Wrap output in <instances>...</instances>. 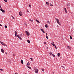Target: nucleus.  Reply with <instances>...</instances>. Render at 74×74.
Wrapping results in <instances>:
<instances>
[{"label": "nucleus", "instance_id": "13", "mask_svg": "<svg viewBox=\"0 0 74 74\" xmlns=\"http://www.w3.org/2000/svg\"><path fill=\"white\" fill-rule=\"evenodd\" d=\"M64 9L66 12V13H67V10H66V8H64Z\"/></svg>", "mask_w": 74, "mask_h": 74}, {"label": "nucleus", "instance_id": "17", "mask_svg": "<svg viewBox=\"0 0 74 74\" xmlns=\"http://www.w3.org/2000/svg\"><path fill=\"white\" fill-rule=\"evenodd\" d=\"M58 57H59V56H60V53H58Z\"/></svg>", "mask_w": 74, "mask_h": 74}, {"label": "nucleus", "instance_id": "53", "mask_svg": "<svg viewBox=\"0 0 74 74\" xmlns=\"http://www.w3.org/2000/svg\"><path fill=\"white\" fill-rule=\"evenodd\" d=\"M53 44H54V42H53Z\"/></svg>", "mask_w": 74, "mask_h": 74}, {"label": "nucleus", "instance_id": "50", "mask_svg": "<svg viewBox=\"0 0 74 74\" xmlns=\"http://www.w3.org/2000/svg\"><path fill=\"white\" fill-rule=\"evenodd\" d=\"M51 44H52H52H53V43H51Z\"/></svg>", "mask_w": 74, "mask_h": 74}, {"label": "nucleus", "instance_id": "32", "mask_svg": "<svg viewBox=\"0 0 74 74\" xmlns=\"http://www.w3.org/2000/svg\"><path fill=\"white\" fill-rule=\"evenodd\" d=\"M0 70H1V71H3V69H0Z\"/></svg>", "mask_w": 74, "mask_h": 74}, {"label": "nucleus", "instance_id": "29", "mask_svg": "<svg viewBox=\"0 0 74 74\" xmlns=\"http://www.w3.org/2000/svg\"><path fill=\"white\" fill-rule=\"evenodd\" d=\"M54 47H55L56 49H57V47H56V45H54Z\"/></svg>", "mask_w": 74, "mask_h": 74}, {"label": "nucleus", "instance_id": "3", "mask_svg": "<svg viewBox=\"0 0 74 74\" xmlns=\"http://www.w3.org/2000/svg\"><path fill=\"white\" fill-rule=\"evenodd\" d=\"M25 33L26 34V35L27 36H29V35H30V33L28 32H27V31H25Z\"/></svg>", "mask_w": 74, "mask_h": 74}, {"label": "nucleus", "instance_id": "48", "mask_svg": "<svg viewBox=\"0 0 74 74\" xmlns=\"http://www.w3.org/2000/svg\"><path fill=\"white\" fill-rule=\"evenodd\" d=\"M0 7L1 8V6H0Z\"/></svg>", "mask_w": 74, "mask_h": 74}, {"label": "nucleus", "instance_id": "9", "mask_svg": "<svg viewBox=\"0 0 74 74\" xmlns=\"http://www.w3.org/2000/svg\"><path fill=\"white\" fill-rule=\"evenodd\" d=\"M15 36L16 37L17 36H16V35H17V32L16 31L15 32Z\"/></svg>", "mask_w": 74, "mask_h": 74}, {"label": "nucleus", "instance_id": "37", "mask_svg": "<svg viewBox=\"0 0 74 74\" xmlns=\"http://www.w3.org/2000/svg\"><path fill=\"white\" fill-rule=\"evenodd\" d=\"M61 67H63L64 69H65V68H64L63 66H62Z\"/></svg>", "mask_w": 74, "mask_h": 74}, {"label": "nucleus", "instance_id": "36", "mask_svg": "<svg viewBox=\"0 0 74 74\" xmlns=\"http://www.w3.org/2000/svg\"><path fill=\"white\" fill-rule=\"evenodd\" d=\"M44 33H45V32L44 31V30L42 31Z\"/></svg>", "mask_w": 74, "mask_h": 74}, {"label": "nucleus", "instance_id": "54", "mask_svg": "<svg viewBox=\"0 0 74 74\" xmlns=\"http://www.w3.org/2000/svg\"><path fill=\"white\" fill-rule=\"evenodd\" d=\"M0 5H1V4H0Z\"/></svg>", "mask_w": 74, "mask_h": 74}, {"label": "nucleus", "instance_id": "10", "mask_svg": "<svg viewBox=\"0 0 74 74\" xmlns=\"http://www.w3.org/2000/svg\"><path fill=\"white\" fill-rule=\"evenodd\" d=\"M36 22H38V23H40V22L39 21H38V20L36 19Z\"/></svg>", "mask_w": 74, "mask_h": 74}, {"label": "nucleus", "instance_id": "11", "mask_svg": "<svg viewBox=\"0 0 74 74\" xmlns=\"http://www.w3.org/2000/svg\"><path fill=\"white\" fill-rule=\"evenodd\" d=\"M67 48H68V49H69L71 50V47H70V46H68L67 47Z\"/></svg>", "mask_w": 74, "mask_h": 74}, {"label": "nucleus", "instance_id": "44", "mask_svg": "<svg viewBox=\"0 0 74 74\" xmlns=\"http://www.w3.org/2000/svg\"><path fill=\"white\" fill-rule=\"evenodd\" d=\"M12 18H13L14 19H15V18H14V17H13V16H12Z\"/></svg>", "mask_w": 74, "mask_h": 74}, {"label": "nucleus", "instance_id": "12", "mask_svg": "<svg viewBox=\"0 0 74 74\" xmlns=\"http://www.w3.org/2000/svg\"><path fill=\"white\" fill-rule=\"evenodd\" d=\"M3 45L5 46V47H7V45H6V44L4 43H3Z\"/></svg>", "mask_w": 74, "mask_h": 74}, {"label": "nucleus", "instance_id": "28", "mask_svg": "<svg viewBox=\"0 0 74 74\" xmlns=\"http://www.w3.org/2000/svg\"><path fill=\"white\" fill-rule=\"evenodd\" d=\"M5 28H7V25H5Z\"/></svg>", "mask_w": 74, "mask_h": 74}, {"label": "nucleus", "instance_id": "45", "mask_svg": "<svg viewBox=\"0 0 74 74\" xmlns=\"http://www.w3.org/2000/svg\"><path fill=\"white\" fill-rule=\"evenodd\" d=\"M25 25L26 26H27V25L26 24V23H25Z\"/></svg>", "mask_w": 74, "mask_h": 74}, {"label": "nucleus", "instance_id": "7", "mask_svg": "<svg viewBox=\"0 0 74 74\" xmlns=\"http://www.w3.org/2000/svg\"><path fill=\"white\" fill-rule=\"evenodd\" d=\"M67 5L68 7V8H69L70 6V4H69V3H67Z\"/></svg>", "mask_w": 74, "mask_h": 74}, {"label": "nucleus", "instance_id": "39", "mask_svg": "<svg viewBox=\"0 0 74 74\" xmlns=\"http://www.w3.org/2000/svg\"><path fill=\"white\" fill-rule=\"evenodd\" d=\"M47 23H48L49 24H50V22L49 21H47Z\"/></svg>", "mask_w": 74, "mask_h": 74}, {"label": "nucleus", "instance_id": "31", "mask_svg": "<svg viewBox=\"0 0 74 74\" xmlns=\"http://www.w3.org/2000/svg\"><path fill=\"white\" fill-rule=\"evenodd\" d=\"M70 39H72V36H70Z\"/></svg>", "mask_w": 74, "mask_h": 74}, {"label": "nucleus", "instance_id": "35", "mask_svg": "<svg viewBox=\"0 0 74 74\" xmlns=\"http://www.w3.org/2000/svg\"><path fill=\"white\" fill-rule=\"evenodd\" d=\"M40 30H41V31H42V32L44 30H43V29H40Z\"/></svg>", "mask_w": 74, "mask_h": 74}, {"label": "nucleus", "instance_id": "33", "mask_svg": "<svg viewBox=\"0 0 74 74\" xmlns=\"http://www.w3.org/2000/svg\"><path fill=\"white\" fill-rule=\"evenodd\" d=\"M50 6H51V7H53V5L51 4H50Z\"/></svg>", "mask_w": 74, "mask_h": 74}, {"label": "nucleus", "instance_id": "52", "mask_svg": "<svg viewBox=\"0 0 74 74\" xmlns=\"http://www.w3.org/2000/svg\"><path fill=\"white\" fill-rule=\"evenodd\" d=\"M58 27H59V26L58 25H57Z\"/></svg>", "mask_w": 74, "mask_h": 74}, {"label": "nucleus", "instance_id": "19", "mask_svg": "<svg viewBox=\"0 0 74 74\" xmlns=\"http://www.w3.org/2000/svg\"><path fill=\"white\" fill-rule=\"evenodd\" d=\"M27 41L28 43H30V41L29 40H27Z\"/></svg>", "mask_w": 74, "mask_h": 74}, {"label": "nucleus", "instance_id": "16", "mask_svg": "<svg viewBox=\"0 0 74 74\" xmlns=\"http://www.w3.org/2000/svg\"><path fill=\"white\" fill-rule=\"evenodd\" d=\"M0 42L1 43V44H2L3 45V44H4V42H1L0 41Z\"/></svg>", "mask_w": 74, "mask_h": 74}, {"label": "nucleus", "instance_id": "41", "mask_svg": "<svg viewBox=\"0 0 74 74\" xmlns=\"http://www.w3.org/2000/svg\"><path fill=\"white\" fill-rule=\"evenodd\" d=\"M44 44H47V42H44Z\"/></svg>", "mask_w": 74, "mask_h": 74}, {"label": "nucleus", "instance_id": "1", "mask_svg": "<svg viewBox=\"0 0 74 74\" xmlns=\"http://www.w3.org/2000/svg\"><path fill=\"white\" fill-rule=\"evenodd\" d=\"M21 37H22V35L21 34L20 35L18 34L17 35V37L19 38L20 40H22V38Z\"/></svg>", "mask_w": 74, "mask_h": 74}, {"label": "nucleus", "instance_id": "6", "mask_svg": "<svg viewBox=\"0 0 74 74\" xmlns=\"http://www.w3.org/2000/svg\"><path fill=\"white\" fill-rule=\"evenodd\" d=\"M1 11H2V12L3 13H5V10H3V9H2Z\"/></svg>", "mask_w": 74, "mask_h": 74}, {"label": "nucleus", "instance_id": "42", "mask_svg": "<svg viewBox=\"0 0 74 74\" xmlns=\"http://www.w3.org/2000/svg\"><path fill=\"white\" fill-rule=\"evenodd\" d=\"M13 56H15V54H13Z\"/></svg>", "mask_w": 74, "mask_h": 74}, {"label": "nucleus", "instance_id": "47", "mask_svg": "<svg viewBox=\"0 0 74 74\" xmlns=\"http://www.w3.org/2000/svg\"><path fill=\"white\" fill-rule=\"evenodd\" d=\"M5 53L6 55H7V53Z\"/></svg>", "mask_w": 74, "mask_h": 74}, {"label": "nucleus", "instance_id": "26", "mask_svg": "<svg viewBox=\"0 0 74 74\" xmlns=\"http://www.w3.org/2000/svg\"><path fill=\"white\" fill-rule=\"evenodd\" d=\"M42 71H43V72H44V69H42Z\"/></svg>", "mask_w": 74, "mask_h": 74}, {"label": "nucleus", "instance_id": "24", "mask_svg": "<svg viewBox=\"0 0 74 74\" xmlns=\"http://www.w3.org/2000/svg\"><path fill=\"white\" fill-rule=\"evenodd\" d=\"M46 37L47 39H48V36H46Z\"/></svg>", "mask_w": 74, "mask_h": 74}, {"label": "nucleus", "instance_id": "25", "mask_svg": "<svg viewBox=\"0 0 74 74\" xmlns=\"http://www.w3.org/2000/svg\"><path fill=\"white\" fill-rule=\"evenodd\" d=\"M29 8H32V6H31L30 5H29Z\"/></svg>", "mask_w": 74, "mask_h": 74}, {"label": "nucleus", "instance_id": "23", "mask_svg": "<svg viewBox=\"0 0 74 74\" xmlns=\"http://www.w3.org/2000/svg\"><path fill=\"white\" fill-rule=\"evenodd\" d=\"M27 65L28 66H30V63L29 62H28L27 64Z\"/></svg>", "mask_w": 74, "mask_h": 74}, {"label": "nucleus", "instance_id": "20", "mask_svg": "<svg viewBox=\"0 0 74 74\" xmlns=\"http://www.w3.org/2000/svg\"><path fill=\"white\" fill-rule=\"evenodd\" d=\"M46 4L48 5V4H49V3H48V2H46Z\"/></svg>", "mask_w": 74, "mask_h": 74}, {"label": "nucleus", "instance_id": "27", "mask_svg": "<svg viewBox=\"0 0 74 74\" xmlns=\"http://www.w3.org/2000/svg\"><path fill=\"white\" fill-rule=\"evenodd\" d=\"M28 69H32V68H31V67L30 66H28Z\"/></svg>", "mask_w": 74, "mask_h": 74}, {"label": "nucleus", "instance_id": "34", "mask_svg": "<svg viewBox=\"0 0 74 74\" xmlns=\"http://www.w3.org/2000/svg\"><path fill=\"white\" fill-rule=\"evenodd\" d=\"M46 36H47L48 35V34L47 33H46Z\"/></svg>", "mask_w": 74, "mask_h": 74}, {"label": "nucleus", "instance_id": "2", "mask_svg": "<svg viewBox=\"0 0 74 74\" xmlns=\"http://www.w3.org/2000/svg\"><path fill=\"white\" fill-rule=\"evenodd\" d=\"M56 20L57 22V23H58V24H59V25L60 26V25H61V24H60V22H59V20H58V19L57 18L56 19Z\"/></svg>", "mask_w": 74, "mask_h": 74}, {"label": "nucleus", "instance_id": "49", "mask_svg": "<svg viewBox=\"0 0 74 74\" xmlns=\"http://www.w3.org/2000/svg\"><path fill=\"white\" fill-rule=\"evenodd\" d=\"M14 74H18V73H16Z\"/></svg>", "mask_w": 74, "mask_h": 74}, {"label": "nucleus", "instance_id": "43", "mask_svg": "<svg viewBox=\"0 0 74 74\" xmlns=\"http://www.w3.org/2000/svg\"><path fill=\"white\" fill-rule=\"evenodd\" d=\"M0 26H2V25L0 24Z\"/></svg>", "mask_w": 74, "mask_h": 74}, {"label": "nucleus", "instance_id": "22", "mask_svg": "<svg viewBox=\"0 0 74 74\" xmlns=\"http://www.w3.org/2000/svg\"><path fill=\"white\" fill-rule=\"evenodd\" d=\"M52 56L54 58H55V55H53H53H52Z\"/></svg>", "mask_w": 74, "mask_h": 74}, {"label": "nucleus", "instance_id": "40", "mask_svg": "<svg viewBox=\"0 0 74 74\" xmlns=\"http://www.w3.org/2000/svg\"><path fill=\"white\" fill-rule=\"evenodd\" d=\"M52 45H53V46H54L55 47V44L54 45V44H52Z\"/></svg>", "mask_w": 74, "mask_h": 74}, {"label": "nucleus", "instance_id": "15", "mask_svg": "<svg viewBox=\"0 0 74 74\" xmlns=\"http://www.w3.org/2000/svg\"><path fill=\"white\" fill-rule=\"evenodd\" d=\"M49 53L50 54V55H52L53 54V53H52V52H51L50 53Z\"/></svg>", "mask_w": 74, "mask_h": 74}, {"label": "nucleus", "instance_id": "51", "mask_svg": "<svg viewBox=\"0 0 74 74\" xmlns=\"http://www.w3.org/2000/svg\"><path fill=\"white\" fill-rule=\"evenodd\" d=\"M2 9H1L0 8V11H1V10Z\"/></svg>", "mask_w": 74, "mask_h": 74}, {"label": "nucleus", "instance_id": "14", "mask_svg": "<svg viewBox=\"0 0 74 74\" xmlns=\"http://www.w3.org/2000/svg\"><path fill=\"white\" fill-rule=\"evenodd\" d=\"M45 27H46V28H48V25H47V24H46L45 25Z\"/></svg>", "mask_w": 74, "mask_h": 74}, {"label": "nucleus", "instance_id": "4", "mask_svg": "<svg viewBox=\"0 0 74 74\" xmlns=\"http://www.w3.org/2000/svg\"><path fill=\"white\" fill-rule=\"evenodd\" d=\"M19 15L20 16H22V15H23V14H22V12L20 11V12H19Z\"/></svg>", "mask_w": 74, "mask_h": 74}, {"label": "nucleus", "instance_id": "38", "mask_svg": "<svg viewBox=\"0 0 74 74\" xmlns=\"http://www.w3.org/2000/svg\"><path fill=\"white\" fill-rule=\"evenodd\" d=\"M4 1H5V2H7V0H4Z\"/></svg>", "mask_w": 74, "mask_h": 74}, {"label": "nucleus", "instance_id": "21", "mask_svg": "<svg viewBox=\"0 0 74 74\" xmlns=\"http://www.w3.org/2000/svg\"><path fill=\"white\" fill-rule=\"evenodd\" d=\"M29 21H30L31 22H33V21L32 20H31L30 19H29Z\"/></svg>", "mask_w": 74, "mask_h": 74}, {"label": "nucleus", "instance_id": "55", "mask_svg": "<svg viewBox=\"0 0 74 74\" xmlns=\"http://www.w3.org/2000/svg\"><path fill=\"white\" fill-rule=\"evenodd\" d=\"M47 48H48V47H47Z\"/></svg>", "mask_w": 74, "mask_h": 74}, {"label": "nucleus", "instance_id": "8", "mask_svg": "<svg viewBox=\"0 0 74 74\" xmlns=\"http://www.w3.org/2000/svg\"><path fill=\"white\" fill-rule=\"evenodd\" d=\"M1 51L2 53H4V51L2 49H1Z\"/></svg>", "mask_w": 74, "mask_h": 74}, {"label": "nucleus", "instance_id": "46", "mask_svg": "<svg viewBox=\"0 0 74 74\" xmlns=\"http://www.w3.org/2000/svg\"><path fill=\"white\" fill-rule=\"evenodd\" d=\"M27 12H29V10H27Z\"/></svg>", "mask_w": 74, "mask_h": 74}, {"label": "nucleus", "instance_id": "5", "mask_svg": "<svg viewBox=\"0 0 74 74\" xmlns=\"http://www.w3.org/2000/svg\"><path fill=\"white\" fill-rule=\"evenodd\" d=\"M35 73H38V69H36L35 71Z\"/></svg>", "mask_w": 74, "mask_h": 74}, {"label": "nucleus", "instance_id": "30", "mask_svg": "<svg viewBox=\"0 0 74 74\" xmlns=\"http://www.w3.org/2000/svg\"><path fill=\"white\" fill-rule=\"evenodd\" d=\"M30 59L32 61H33V58H30Z\"/></svg>", "mask_w": 74, "mask_h": 74}, {"label": "nucleus", "instance_id": "18", "mask_svg": "<svg viewBox=\"0 0 74 74\" xmlns=\"http://www.w3.org/2000/svg\"><path fill=\"white\" fill-rule=\"evenodd\" d=\"M21 62L22 64H23V60H21Z\"/></svg>", "mask_w": 74, "mask_h": 74}]
</instances>
